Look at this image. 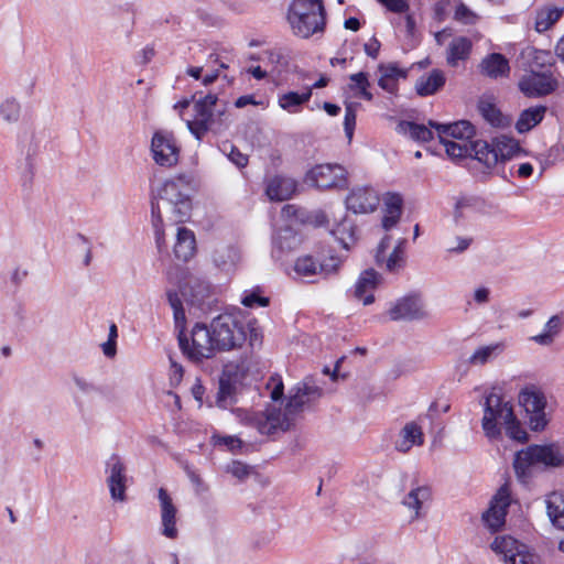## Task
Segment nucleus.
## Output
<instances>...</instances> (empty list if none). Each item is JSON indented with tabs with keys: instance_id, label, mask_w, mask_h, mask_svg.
Here are the masks:
<instances>
[{
	"instance_id": "nucleus-52",
	"label": "nucleus",
	"mask_w": 564,
	"mask_h": 564,
	"mask_svg": "<svg viewBox=\"0 0 564 564\" xmlns=\"http://www.w3.org/2000/svg\"><path fill=\"white\" fill-rule=\"evenodd\" d=\"M230 149L228 153V159L238 167H245L248 164V156L243 154L238 148L232 144H228ZM227 144L224 145V151H226Z\"/></svg>"
},
{
	"instance_id": "nucleus-36",
	"label": "nucleus",
	"mask_w": 564,
	"mask_h": 564,
	"mask_svg": "<svg viewBox=\"0 0 564 564\" xmlns=\"http://www.w3.org/2000/svg\"><path fill=\"white\" fill-rule=\"evenodd\" d=\"M563 321L558 315H553L545 324L542 334L533 336L531 339L542 346H549L553 343L554 337L560 334Z\"/></svg>"
},
{
	"instance_id": "nucleus-13",
	"label": "nucleus",
	"mask_w": 564,
	"mask_h": 564,
	"mask_svg": "<svg viewBox=\"0 0 564 564\" xmlns=\"http://www.w3.org/2000/svg\"><path fill=\"white\" fill-rule=\"evenodd\" d=\"M519 403L530 415V426L533 431H542L546 424L544 393L535 386H528L519 393Z\"/></svg>"
},
{
	"instance_id": "nucleus-11",
	"label": "nucleus",
	"mask_w": 564,
	"mask_h": 564,
	"mask_svg": "<svg viewBox=\"0 0 564 564\" xmlns=\"http://www.w3.org/2000/svg\"><path fill=\"white\" fill-rule=\"evenodd\" d=\"M181 147L173 132L158 130L151 139V154L153 161L162 167H173L180 161Z\"/></svg>"
},
{
	"instance_id": "nucleus-23",
	"label": "nucleus",
	"mask_w": 564,
	"mask_h": 564,
	"mask_svg": "<svg viewBox=\"0 0 564 564\" xmlns=\"http://www.w3.org/2000/svg\"><path fill=\"white\" fill-rule=\"evenodd\" d=\"M430 127L437 131L440 141H444L445 138H454L462 141H468L475 135L474 126L466 120H460L454 123H438L430 120Z\"/></svg>"
},
{
	"instance_id": "nucleus-12",
	"label": "nucleus",
	"mask_w": 564,
	"mask_h": 564,
	"mask_svg": "<svg viewBox=\"0 0 564 564\" xmlns=\"http://www.w3.org/2000/svg\"><path fill=\"white\" fill-rule=\"evenodd\" d=\"M346 170L338 164H318L305 175V182L319 189L344 188L347 185Z\"/></svg>"
},
{
	"instance_id": "nucleus-18",
	"label": "nucleus",
	"mask_w": 564,
	"mask_h": 564,
	"mask_svg": "<svg viewBox=\"0 0 564 564\" xmlns=\"http://www.w3.org/2000/svg\"><path fill=\"white\" fill-rule=\"evenodd\" d=\"M379 204V196L371 187L354 188L346 198L347 209L355 214L373 212Z\"/></svg>"
},
{
	"instance_id": "nucleus-60",
	"label": "nucleus",
	"mask_w": 564,
	"mask_h": 564,
	"mask_svg": "<svg viewBox=\"0 0 564 564\" xmlns=\"http://www.w3.org/2000/svg\"><path fill=\"white\" fill-rule=\"evenodd\" d=\"M77 239L86 246V253H85V258H84V265L88 267L91 262V259H93V252H91V243L89 241V239L82 235V234H78L77 235Z\"/></svg>"
},
{
	"instance_id": "nucleus-42",
	"label": "nucleus",
	"mask_w": 564,
	"mask_h": 564,
	"mask_svg": "<svg viewBox=\"0 0 564 564\" xmlns=\"http://www.w3.org/2000/svg\"><path fill=\"white\" fill-rule=\"evenodd\" d=\"M441 143L444 144L447 155L453 159L466 158L469 154V151H473L474 144H470L468 141L455 142L447 138H445L444 141H441Z\"/></svg>"
},
{
	"instance_id": "nucleus-15",
	"label": "nucleus",
	"mask_w": 564,
	"mask_h": 564,
	"mask_svg": "<svg viewBox=\"0 0 564 564\" xmlns=\"http://www.w3.org/2000/svg\"><path fill=\"white\" fill-rule=\"evenodd\" d=\"M106 473L108 474L106 481L111 498L117 501H124L127 489L126 466L117 454L111 455L107 460Z\"/></svg>"
},
{
	"instance_id": "nucleus-29",
	"label": "nucleus",
	"mask_w": 564,
	"mask_h": 564,
	"mask_svg": "<svg viewBox=\"0 0 564 564\" xmlns=\"http://www.w3.org/2000/svg\"><path fill=\"white\" fill-rule=\"evenodd\" d=\"M432 127L413 121L401 120L397 126L398 133L408 135L411 140L420 143L429 142L433 139Z\"/></svg>"
},
{
	"instance_id": "nucleus-34",
	"label": "nucleus",
	"mask_w": 564,
	"mask_h": 564,
	"mask_svg": "<svg viewBox=\"0 0 564 564\" xmlns=\"http://www.w3.org/2000/svg\"><path fill=\"white\" fill-rule=\"evenodd\" d=\"M312 97V88H307L302 94L296 91H288L279 96V106L289 112H297L301 107L308 102Z\"/></svg>"
},
{
	"instance_id": "nucleus-16",
	"label": "nucleus",
	"mask_w": 564,
	"mask_h": 564,
	"mask_svg": "<svg viewBox=\"0 0 564 564\" xmlns=\"http://www.w3.org/2000/svg\"><path fill=\"white\" fill-rule=\"evenodd\" d=\"M509 505L510 488L505 484L494 496L489 509L482 516L485 523L491 531L496 532L505 524Z\"/></svg>"
},
{
	"instance_id": "nucleus-57",
	"label": "nucleus",
	"mask_w": 564,
	"mask_h": 564,
	"mask_svg": "<svg viewBox=\"0 0 564 564\" xmlns=\"http://www.w3.org/2000/svg\"><path fill=\"white\" fill-rule=\"evenodd\" d=\"M457 245L449 246L447 251L449 253H462L469 248L473 242V238L469 237H456Z\"/></svg>"
},
{
	"instance_id": "nucleus-62",
	"label": "nucleus",
	"mask_w": 564,
	"mask_h": 564,
	"mask_svg": "<svg viewBox=\"0 0 564 564\" xmlns=\"http://www.w3.org/2000/svg\"><path fill=\"white\" fill-rule=\"evenodd\" d=\"M74 382L76 387L85 393H89L95 390V386L86 381L84 378L75 377Z\"/></svg>"
},
{
	"instance_id": "nucleus-40",
	"label": "nucleus",
	"mask_w": 564,
	"mask_h": 564,
	"mask_svg": "<svg viewBox=\"0 0 564 564\" xmlns=\"http://www.w3.org/2000/svg\"><path fill=\"white\" fill-rule=\"evenodd\" d=\"M166 297H167L169 304L173 308L175 327L178 328L180 330L184 332L186 316H185L183 303H182L177 292L175 290H167Z\"/></svg>"
},
{
	"instance_id": "nucleus-48",
	"label": "nucleus",
	"mask_w": 564,
	"mask_h": 564,
	"mask_svg": "<svg viewBox=\"0 0 564 564\" xmlns=\"http://www.w3.org/2000/svg\"><path fill=\"white\" fill-rule=\"evenodd\" d=\"M403 199L400 194L387 193L383 197L384 214L402 215Z\"/></svg>"
},
{
	"instance_id": "nucleus-9",
	"label": "nucleus",
	"mask_w": 564,
	"mask_h": 564,
	"mask_svg": "<svg viewBox=\"0 0 564 564\" xmlns=\"http://www.w3.org/2000/svg\"><path fill=\"white\" fill-rule=\"evenodd\" d=\"M521 150L519 142L508 135L496 137L491 142L478 140L473 144L475 158L488 169L512 159Z\"/></svg>"
},
{
	"instance_id": "nucleus-54",
	"label": "nucleus",
	"mask_w": 564,
	"mask_h": 564,
	"mask_svg": "<svg viewBox=\"0 0 564 564\" xmlns=\"http://www.w3.org/2000/svg\"><path fill=\"white\" fill-rule=\"evenodd\" d=\"M455 19L457 21L468 24L475 21L476 15L474 12L470 11V9L467 6L460 3L457 6L455 10Z\"/></svg>"
},
{
	"instance_id": "nucleus-59",
	"label": "nucleus",
	"mask_w": 564,
	"mask_h": 564,
	"mask_svg": "<svg viewBox=\"0 0 564 564\" xmlns=\"http://www.w3.org/2000/svg\"><path fill=\"white\" fill-rule=\"evenodd\" d=\"M391 241V237L389 235H386L380 243L378 245L377 252H376V263L377 265L381 267V262L383 261V256L386 253V250L389 248Z\"/></svg>"
},
{
	"instance_id": "nucleus-24",
	"label": "nucleus",
	"mask_w": 564,
	"mask_h": 564,
	"mask_svg": "<svg viewBox=\"0 0 564 564\" xmlns=\"http://www.w3.org/2000/svg\"><path fill=\"white\" fill-rule=\"evenodd\" d=\"M296 188L295 180L284 175H274L267 181L265 194L270 200L283 202L290 199Z\"/></svg>"
},
{
	"instance_id": "nucleus-53",
	"label": "nucleus",
	"mask_w": 564,
	"mask_h": 564,
	"mask_svg": "<svg viewBox=\"0 0 564 564\" xmlns=\"http://www.w3.org/2000/svg\"><path fill=\"white\" fill-rule=\"evenodd\" d=\"M170 359V384L172 387H176L181 383L183 379L184 369L182 365L177 364L172 356Z\"/></svg>"
},
{
	"instance_id": "nucleus-61",
	"label": "nucleus",
	"mask_w": 564,
	"mask_h": 564,
	"mask_svg": "<svg viewBox=\"0 0 564 564\" xmlns=\"http://www.w3.org/2000/svg\"><path fill=\"white\" fill-rule=\"evenodd\" d=\"M400 217H401V215H397V214H384V216L382 218V227L386 230H390L399 223Z\"/></svg>"
},
{
	"instance_id": "nucleus-44",
	"label": "nucleus",
	"mask_w": 564,
	"mask_h": 564,
	"mask_svg": "<svg viewBox=\"0 0 564 564\" xmlns=\"http://www.w3.org/2000/svg\"><path fill=\"white\" fill-rule=\"evenodd\" d=\"M349 78L352 82V84L350 85V89H358V96L368 101H371L373 99V95L368 90L370 83L368 80L367 73L359 72L350 75Z\"/></svg>"
},
{
	"instance_id": "nucleus-17",
	"label": "nucleus",
	"mask_w": 564,
	"mask_h": 564,
	"mask_svg": "<svg viewBox=\"0 0 564 564\" xmlns=\"http://www.w3.org/2000/svg\"><path fill=\"white\" fill-rule=\"evenodd\" d=\"M518 86L527 97H541L554 91L557 82L551 74L532 70L520 79Z\"/></svg>"
},
{
	"instance_id": "nucleus-22",
	"label": "nucleus",
	"mask_w": 564,
	"mask_h": 564,
	"mask_svg": "<svg viewBox=\"0 0 564 564\" xmlns=\"http://www.w3.org/2000/svg\"><path fill=\"white\" fill-rule=\"evenodd\" d=\"M479 73L490 79L507 78L510 75L508 58L501 53L486 55L478 65Z\"/></svg>"
},
{
	"instance_id": "nucleus-38",
	"label": "nucleus",
	"mask_w": 564,
	"mask_h": 564,
	"mask_svg": "<svg viewBox=\"0 0 564 564\" xmlns=\"http://www.w3.org/2000/svg\"><path fill=\"white\" fill-rule=\"evenodd\" d=\"M505 346L501 343L491 344L478 348L469 358L468 362L475 366H481L487 364L492 358L497 357L502 352Z\"/></svg>"
},
{
	"instance_id": "nucleus-64",
	"label": "nucleus",
	"mask_w": 564,
	"mask_h": 564,
	"mask_svg": "<svg viewBox=\"0 0 564 564\" xmlns=\"http://www.w3.org/2000/svg\"><path fill=\"white\" fill-rule=\"evenodd\" d=\"M474 299L477 303L484 304L489 300V290L487 288H479L475 291Z\"/></svg>"
},
{
	"instance_id": "nucleus-25",
	"label": "nucleus",
	"mask_w": 564,
	"mask_h": 564,
	"mask_svg": "<svg viewBox=\"0 0 564 564\" xmlns=\"http://www.w3.org/2000/svg\"><path fill=\"white\" fill-rule=\"evenodd\" d=\"M424 436L422 429L415 422L406 423L399 434V440L395 442V449L401 453H408L414 445H422Z\"/></svg>"
},
{
	"instance_id": "nucleus-5",
	"label": "nucleus",
	"mask_w": 564,
	"mask_h": 564,
	"mask_svg": "<svg viewBox=\"0 0 564 564\" xmlns=\"http://www.w3.org/2000/svg\"><path fill=\"white\" fill-rule=\"evenodd\" d=\"M286 18L293 34L301 39L325 31L326 10L323 0H292Z\"/></svg>"
},
{
	"instance_id": "nucleus-63",
	"label": "nucleus",
	"mask_w": 564,
	"mask_h": 564,
	"mask_svg": "<svg viewBox=\"0 0 564 564\" xmlns=\"http://www.w3.org/2000/svg\"><path fill=\"white\" fill-rule=\"evenodd\" d=\"M247 105H258V102L256 101L254 97L252 95H245V96H240L239 98H237V100L235 101V106L237 108H243L246 107Z\"/></svg>"
},
{
	"instance_id": "nucleus-2",
	"label": "nucleus",
	"mask_w": 564,
	"mask_h": 564,
	"mask_svg": "<svg viewBox=\"0 0 564 564\" xmlns=\"http://www.w3.org/2000/svg\"><path fill=\"white\" fill-rule=\"evenodd\" d=\"M189 184L191 178L188 176L178 175L175 178L165 181L158 189V194L152 196V226L160 252L165 247L163 215L173 224L184 223L189 217L192 208Z\"/></svg>"
},
{
	"instance_id": "nucleus-47",
	"label": "nucleus",
	"mask_w": 564,
	"mask_h": 564,
	"mask_svg": "<svg viewBox=\"0 0 564 564\" xmlns=\"http://www.w3.org/2000/svg\"><path fill=\"white\" fill-rule=\"evenodd\" d=\"M359 104L357 102H346L345 107V118H344V130L347 139L350 141L354 135L355 127H356V112Z\"/></svg>"
},
{
	"instance_id": "nucleus-58",
	"label": "nucleus",
	"mask_w": 564,
	"mask_h": 564,
	"mask_svg": "<svg viewBox=\"0 0 564 564\" xmlns=\"http://www.w3.org/2000/svg\"><path fill=\"white\" fill-rule=\"evenodd\" d=\"M380 47H381V43L378 41V39L376 36H372L369 40V42H367L364 45V51L369 57L376 59L379 55Z\"/></svg>"
},
{
	"instance_id": "nucleus-6",
	"label": "nucleus",
	"mask_w": 564,
	"mask_h": 564,
	"mask_svg": "<svg viewBox=\"0 0 564 564\" xmlns=\"http://www.w3.org/2000/svg\"><path fill=\"white\" fill-rule=\"evenodd\" d=\"M194 102V119L187 121V127L194 137L200 141L208 131L220 132L226 127L224 117L226 107H218V96L207 94L199 98L196 95L192 97Z\"/></svg>"
},
{
	"instance_id": "nucleus-26",
	"label": "nucleus",
	"mask_w": 564,
	"mask_h": 564,
	"mask_svg": "<svg viewBox=\"0 0 564 564\" xmlns=\"http://www.w3.org/2000/svg\"><path fill=\"white\" fill-rule=\"evenodd\" d=\"M446 77L443 70L433 69L427 75L421 76L415 83V91L421 97L436 94L444 87Z\"/></svg>"
},
{
	"instance_id": "nucleus-49",
	"label": "nucleus",
	"mask_w": 564,
	"mask_h": 564,
	"mask_svg": "<svg viewBox=\"0 0 564 564\" xmlns=\"http://www.w3.org/2000/svg\"><path fill=\"white\" fill-rule=\"evenodd\" d=\"M383 264L388 272L398 273L405 265V254L392 251L387 259L383 256V261L381 262V265Z\"/></svg>"
},
{
	"instance_id": "nucleus-7",
	"label": "nucleus",
	"mask_w": 564,
	"mask_h": 564,
	"mask_svg": "<svg viewBox=\"0 0 564 564\" xmlns=\"http://www.w3.org/2000/svg\"><path fill=\"white\" fill-rule=\"evenodd\" d=\"M210 326L218 350L221 351L240 348L247 340L248 330L251 333V345L253 336L257 337L250 323H247L242 316L237 314H220L212 321Z\"/></svg>"
},
{
	"instance_id": "nucleus-27",
	"label": "nucleus",
	"mask_w": 564,
	"mask_h": 564,
	"mask_svg": "<svg viewBox=\"0 0 564 564\" xmlns=\"http://www.w3.org/2000/svg\"><path fill=\"white\" fill-rule=\"evenodd\" d=\"M196 251V239L192 230L185 227H178L176 242L174 245V254L181 261H188Z\"/></svg>"
},
{
	"instance_id": "nucleus-3",
	"label": "nucleus",
	"mask_w": 564,
	"mask_h": 564,
	"mask_svg": "<svg viewBox=\"0 0 564 564\" xmlns=\"http://www.w3.org/2000/svg\"><path fill=\"white\" fill-rule=\"evenodd\" d=\"M513 469L521 484H528L538 473L564 466V451L557 443L529 445L518 451Z\"/></svg>"
},
{
	"instance_id": "nucleus-20",
	"label": "nucleus",
	"mask_w": 564,
	"mask_h": 564,
	"mask_svg": "<svg viewBox=\"0 0 564 564\" xmlns=\"http://www.w3.org/2000/svg\"><path fill=\"white\" fill-rule=\"evenodd\" d=\"M158 497L161 507L162 534L169 539H175L178 533L176 528L177 509L164 488L159 489Z\"/></svg>"
},
{
	"instance_id": "nucleus-28",
	"label": "nucleus",
	"mask_w": 564,
	"mask_h": 564,
	"mask_svg": "<svg viewBox=\"0 0 564 564\" xmlns=\"http://www.w3.org/2000/svg\"><path fill=\"white\" fill-rule=\"evenodd\" d=\"M473 48L471 41L466 36H457L448 45L446 62L451 67H456L460 61L468 59Z\"/></svg>"
},
{
	"instance_id": "nucleus-46",
	"label": "nucleus",
	"mask_w": 564,
	"mask_h": 564,
	"mask_svg": "<svg viewBox=\"0 0 564 564\" xmlns=\"http://www.w3.org/2000/svg\"><path fill=\"white\" fill-rule=\"evenodd\" d=\"M294 270L303 276H312L318 273V262L311 256L300 257L295 262Z\"/></svg>"
},
{
	"instance_id": "nucleus-45",
	"label": "nucleus",
	"mask_w": 564,
	"mask_h": 564,
	"mask_svg": "<svg viewBox=\"0 0 564 564\" xmlns=\"http://www.w3.org/2000/svg\"><path fill=\"white\" fill-rule=\"evenodd\" d=\"M20 104L13 99H6L0 105V115L7 122H17L20 118Z\"/></svg>"
},
{
	"instance_id": "nucleus-41",
	"label": "nucleus",
	"mask_w": 564,
	"mask_h": 564,
	"mask_svg": "<svg viewBox=\"0 0 564 564\" xmlns=\"http://www.w3.org/2000/svg\"><path fill=\"white\" fill-rule=\"evenodd\" d=\"M263 291L257 286L250 291H245L241 297V304L246 307H265L270 303V299L262 295Z\"/></svg>"
},
{
	"instance_id": "nucleus-50",
	"label": "nucleus",
	"mask_w": 564,
	"mask_h": 564,
	"mask_svg": "<svg viewBox=\"0 0 564 564\" xmlns=\"http://www.w3.org/2000/svg\"><path fill=\"white\" fill-rule=\"evenodd\" d=\"M554 63L553 55L550 51L533 50L532 52V67L544 68L552 66Z\"/></svg>"
},
{
	"instance_id": "nucleus-14",
	"label": "nucleus",
	"mask_w": 564,
	"mask_h": 564,
	"mask_svg": "<svg viewBox=\"0 0 564 564\" xmlns=\"http://www.w3.org/2000/svg\"><path fill=\"white\" fill-rule=\"evenodd\" d=\"M391 321H420L427 317L420 294L412 293L398 299L388 311Z\"/></svg>"
},
{
	"instance_id": "nucleus-31",
	"label": "nucleus",
	"mask_w": 564,
	"mask_h": 564,
	"mask_svg": "<svg viewBox=\"0 0 564 564\" xmlns=\"http://www.w3.org/2000/svg\"><path fill=\"white\" fill-rule=\"evenodd\" d=\"M478 110L482 118L492 127L506 128L511 124V119L508 116H505L490 100L480 99L478 102Z\"/></svg>"
},
{
	"instance_id": "nucleus-21",
	"label": "nucleus",
	"mask_w": 564,
	"mask_h": 564,
	"mask_svg": "<svg viewBox=\"0 0 564 564\" xmlns=\"http://www.w3.org/2000/svg\"><path fill=\"white\" fill-rule=\"evenodd\" d=\"M381 281V275L375 269L362 271L355 284L354 296L362 301L364 305H370L375 302L373 292Z\"/></svg>"
},
{
	"instance_id": "nucleus-35",
	"label": "nucleus",
	"mask_w": 564,
	"mask_h": 564,
	"mask_svg": "<svg viewBox=\"0 0 564 564\" xmlns=\"http://www.w3.org/2000/svg\"><path fill=\"white\" fill-rule=\"evenodd\" d=\"M431 498V489L427 486H419L416 488L411 489V491L404 497L402 503L415 511L414 517L412 519L420 518V510L422 508L423 502L430 500Z\"/></svg>"
},
{
	"instance_id": "nucleus-43",
	"label": "nucleus",
	"mask_w": 564,
	"mask_h": 564,
	"mask_svg": "<svg viewBox=\"0 0 564 564\" xmlns=\"http://www.w3.org/2000/svg\"><path fill=\"white\" fill-rule=\"evenodd\" d=\"M235 390L236 387L229 379L220 378L217 393V404L221 408H227L230 405L234 402Z\"/></svg>"
},
{
	"instance_id": "nucleus-8",
	"label": "nucleus",
	"mask_w": 564,
	"mask_h": 564,
	"mask_svg": "<svg viewBox=\"0 0 564 564\" xmlns=\"http://www.w3.org/2000/svg\"><path fill=\"white\" fill-rule=\"evenodd\" d=\"M177 339L182 354L195 364L213 358L218 350L214 334H212V326L203 323H196L193 326L189 337L185 335V332L180 330Z\"/></svg>"
},
{
	"instance_id": "nucleus-4",
	"label": "nucleus",
	"mask_w": 564,
	"mask_h": 564,
	"mask_svg": "<svg viewBox=\"0 0 564 564\" xmlns=\"http://www.w3.org/2000/svg\"><path fill=\"white\" fill-rule=\"evenodd\" d=\"M498 423L503 424L506 434L518 442L528 441L527 431L517 420L512 406L508 402H503L502 398L491 392L485 400L484 417L481 420L482 430L487 437L494 440L501 434Z\"/></svg>"
},
{
	"instance_id": "nucleus-1",
	"label": "nucleus",
	"mask_w": 564,
	"mask_h": 564,
	"mask_svg": "<svg viewBox=\"0 0 564 564\" xmlns=\"http://www.w3.org/2000/svg\"><path fill=\"white\" fill-rule=\"evenodd\" d=\"M322 395L323 389L315 378L307 376L292 389L284 412L274 406L261 412H247L242 422L263 435L274 434L279 430L285 432L293 426L294 415Z\"/></svg>"
},
{
	"instance_id": "nucleus-51",
	"label": "nucleus",
	"mask_w": 564,
	"mask_h": 564,
	"mask_svg": "<svg viewBox=\"0 0 564 564\" xmlns=\"http://www.w3.org/2000/svg\"><path fill=\"white\" fill-rule=\"evenodd\" d=\"M227 471L230 473L236 478L243 480L250 475L251 467L241 462L234 460L231 464L227 466Z\"/></svg>"
},
{
	"instance_id": "nucleus-37",
	"label": "nucleus",
	"mask_w": 564,
	"mask_h": 564,
	"mask_svg": "<svg viewBox=\"0 0 564 564\" xmlns=\"http://www.w3.org/2000/svg\"><path fill=\"white\" fill-rule=\"evenodd\" d=\"M330 232L345 249H349L350 245L356 240L355 226L346 218L338 223Z\"/></svg>"
},
{
	"instance_id": "nucleus-30",
	"label": "nucleus",
	"mask_w": 564,
	"mask_h": 564,
	"mask_svg": "<svg viewBox=\"0 0 564 564\" xmlns=\"http://www.w3.org/2000/svg\"><path fill=\"white\" fill-rule=\"evenodd\" d=\"M546 112L545 106L530 107L521 111L516 122V129L519 133H525L538 126L544 118Z\"/></svg>"
},
{
	"instance_id": "nucleus-39",
	"label": "nucleus",
	"mask_w": 564,
	"mask_h": 564,
	"mask_svg": "<svg viewBox=\"0 0 564 564\" xmlns=\"http://www.w3.org/2000/svg\"><path fill=\"white\" fill-rule=\"evenodd\" d=\"M563 13L558 8H544L536 13L535 30L539 33L547 31L555 22H557Z\"/></svg>"
},
{
	"instance_id": "nucleus-56",
	"label": "nucleus",
	"mask_w": 564,
	"mask_h": 564,
	"mask_svg": "<svg viewBox=\"0 0 564 564\" xmlns=\"http://www.w3.org/2000/svg\"><path fill=\"white\" fill-rule=\"evenodd\" d=\"M382 4L387 7L388 10L395 12V13H402L406 12L409 9V4L405 0H378Z\"/></svg>"
},
{
	"instance_id": "nucleus-32",
	"label": "nucleus",
	"mask_w": 564,
	"mask_h": 564,
	"mask_svg": "<svg viewBox=\"0 0 564 564\" xmlns=\"http://www.w3.org/2000/svg\"><path fill=\"white\" fill-rule=\"evenodd\" d=\"M240 261V251L234 246H221L215 249L213 262L221 270L229 271Z\"/></svg>"
},
{
	"instance_id": "nucleus-10",
	"label": "nucleus",
	"mask_w": 564,
	"mask_h": 564,
	"mask_svg": "<svg viewBox=\"0 0 564 564\" xmlns=\"http://www.w3.org/2000/svg\"><path fill=\"white\" fill-rule=\"evenodd\" d=\"M491 550L502 554L506 564H542L536 553L511 536H497L491 543Z\"/></svg>"
},
{
	"instance_id": "nucleus-55",
	"label": "nucleus",
	"mask_w": 564,
	"mask_h": 564,
	"mask_svg": "<svg viewBox=\"0 0 564 564\" xmlns=\"http://www.w3.org/2000/svg\"><path fill=\"white\" fill-rule=\"evenodd\" d=\"M339 259L337 257H329L327 260L323 262H318V273H323L328 275L337 271L339 267Z\"/></svg>"
},
{
	"instance_id": "nucleus-19",
	"label": "nucleus",
	"mask_w": 564,
	"mask_h": 564,
	"mask_svg": "<svg viewBox=\"0 0 564 564\" xmlns=\"http://www.w3.org/2000/svg\"><path fill=\"white\" fill-rule=\"evenodd\" d=\"M380 74L378 85L384 91L397 96L399 91V80L408 77L409 70L399 67L398 63H380L377 67Z\"/></svg>"
},
{
	"instance_id": "nucleus-33",
	"label": "nucleus",
	"mask_w": 564,
	"mask_h": 564,
	"mask_svg": "<svg viewBox=\"0 0 564 564\" xmlns=\"http://www.w3.org/2000/svg\"><path fill=\"white\" fill-rule=\"evenodd\" d=\"M546 513L552 524L564 530V499L562 495L552 492L546 497Z\"/></svg>"
}]
</instances>
